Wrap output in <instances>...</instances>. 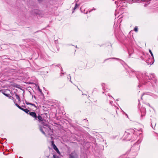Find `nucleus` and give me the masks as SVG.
<instances>
[{
  "mask_svg": "<svg viewBox=\"0 0 158 158\" xmlns=\"http://www.w3.org/2000/svg\"><path fill=\"white\" fill-rule=\"evenodd\" d=\"M130 78L136 77L139 81L138 87L145 85V88L152 91L156 92L158 87L157 80L154 73H149L146 72L141 73L135 71L132 69L128 70Z\"/></svg>",
  "mask_w": 158,
  "mask_h": 158,
  "instance_id": "f257e3e1",
  "label": "nucleus"
},
{
  "mask_svg": "<svg viewBox=\"0 0 158 158\" xmlns=\"http://www.w3.org/2000/svg\"><path fill=\"white\" fill-rule=\"evenodd\" d=\"M135 131L133 129L127 130L125 132L123 136V140L127 141L135 140L136 138Z\"/></svg>",
  "mask_w": 158,
  "mask_h": 158,
  "instance_id": "f03ea898",
  "label": "nucleus"
},
{
  "mask_svg": "<svg viewBox=\"0 0 158 158\" xmlns=\"http://www.w3.org/2000/svg\"><path fill=\"white\" fill-rule=\"evenodd\" d=\"M21 110L24 111L26 114H29L34 118V120H37L39 122H41L43 121L42 117L39 114L37 116L35 112H31L29 110L27 109L26 108L25 109L22 108Z\"/></svg>",
  "mask_w": 158,
  "mask_h": 158,
  "instance_id": "7ed1b4c3",
  "label": "nucleus"
},
{
  "mask_svg": "<svg viewBox=\"0 0 158 158\" xmlns=\"http://www.w3.org/2000/svg\"><path fill=\"white\" fill-rule=\"evenodd\" d=\"M51 127H48V128H46L44 127H40V130L44 135H45L46 134L49 136H51L53 135V131Z\"/></svg>",
  "mask_w": 158,
  "mask_h": 158,
  "instance_id": "20e7f679",
  "label": "nucleus"
},
{
  "mask_svg": "<svg viewBox=\"0 0 158 158\" xmlns=\"http://www.w3.org/2000/svg\"><path fill=\"white\" fill-rule=\"evenodd\" d=\"M68 158H79L78 154L75 151H74L69 154Z\"/></svg>",
  "mask_w": 158,
  "mask_h": 158,
  "instance_id": "39448f33",
  "label": "nucleus"
},
{
  "mask_svg": "<svg viewBox=\"0 0 158 158\" xmlns=\"http://www.w3.org/2000/svg\"><path fill=\"white\" fill-rule=\"evenodd\" d=\"M31 13L32 15H41L42 14V11L38 9H33L31 10Z\"/></svg>",
  "mask_w": 158,
  "mask_h": 158,
  "instance_id": "423d86ee",
  "label": "nucleus"
},
{
  "mask_svg": "<svg viewBox=\"0 0 158 158\" xmlns=\"http://www.w3.org/2000/svg\"><path fill=\"white\" fill-rule=\"evenodd\" d=\"M146 61V63L148 65H152L153 64L154 62V58H149L147 60L145 59L144 60Z\"/></svg>",
  "mask_w": 158,
  "mask_h": 158,
  "instance_id": "0eeeda50",
  "label": "nucleus"
},
{
  "mask_svg": "<svg viewBox=\"0 0 158 158\" xmlns=\"http://www.w3.org/2000/svg\"><path fill=\"white\" fill-rule=\"evenodd\" d=\"M140 112L141 113V118H142L145 115L146 111L145 108L144 107H142L140 109Z\"/></svg>",
  "mask_w": 158,
  "mask_h": 158,
  "instance_id": "6e6552de",
  "label": "nucleus"
},
{
  "mask_svg": "<svg viewBox=\"0 0 158 158\" xmlns=\"http://www.w3.org/2000/svg\"><path fill=\"white\" fill-rule=\"evenodd\" d=\"M149 95L152 96V97H153L155 99H156L158 98V96L157 95L154 94L153 93H152L150 92H146L144 93H143L142 95Z\"/></svg>",
  "mask_w": 158,
  "mask_h": 158,
  "instance_id": "1a4fd4ad",
  "label": "nucleus"
},
{
  "mask_svg": "<svg viewBox=\"0 0 158 158\" xmlns=\"http://www.w3.org/2000/svg\"><path fill=\"white\" fill-rule=\"evenodd\" d=\"M110 59H114L120 61V63L122 65H126V64L124 61H123V60H121L120 59H118V58H115V57L110 58L106 59L104 60V62L107 60Z\"/></svg>",
  "mask_w": 158,
  "mask_h": 158,
  "instance_id": "9d476101",
  "label": "nucleus"
},
{
  "mask_svg": "<svg viewBox=\"0 0 158 158\" xmlns=\"http://www.w3.org/2000/svg\"><path fill=\"white\" fill-rule=\"evenodd\" d=\"M128 53L129 54V57L134 58V56H132V55L134 53V50L132 48H129L127 49Z\"/></svg>",
  "mask_w": 158,
  "mask_h": 158,
  "instance_id": "9b49d317",
  "label": "nucleus"
},
{
  "mask_svg": "<svg viewBox=\"0 0 158 158\" xmlns=\"http://www.w3.org/2000/svg\"><path fill=\"white\" fill-rule=\"evenodd\" d=\"M128 0H118L117 1L115 2V3L116 4L118 5L119 4V6H121V3H125L127 2Z\"/></svg>",
  "mask_w": 158,
  "mask_h": 158,
  "instance_id": "f8f14e48",
  "label": "nucleus"
},
{
  "mask_svg": "<svg viewBox=\"0 0 158 158\" xmlns=\"http://www.w3.org/2000/svg\"><path fill=\"white\" fill-rule=\"evenodd\" d=\"M89 139L92 141V143H93L94 144H96V140L95 138L90 135L89 137Z\"/></svg>",
  "mask_w": 158,
  "mask_h": 158,
  "instance_id": "ddd939ff",
  "label": "nucleus"
},
{
  "mask_svg": "<svg viewBox=\"0 0 158 158\" xmlns=\"http://www.w3.org/2000/svg\"><path fill=\"white\" fill-rule=\"evenodd\" d=\"M16 72L15 70L14 69H10L8 70L9 73L11 75L14 74Z\"/></svg>",
  "mask_w": 158,
  "mask_h": 158,
  "instance_id": "4468645a",
  "label": "nucleus"
},
{
  "mask_svg": "<svg viewBox=\"0 0 158 158\" xmlns=\"http://www.w3.org/2000/svg\"><path fill=\"white\" fill-rule=\"evenodd\" d=\"M24 100L25 101V102L27 105H31V106H34L35 107L37 108V106L35 105L34 104L32 103L27 102V101L25 99H24Z\"/></svg>",
  "mask_w": 158,
  "mask_h": 158,
  "instance_id": "2eb2a0df",
  "label": "nucleus"
},
{
  "mask_svg": "<svg viewBox=\"0 0 158 158\" xmlns=\"http://www.w3.org/2000/svg\"><path fill=\"white\" fill-rule=\"evenodd\" d=\"M38 56H39L40 55V57L43 59L44 60H45L46 58V55L45 54H43V53H41L39 54H38Z\"/></svg>",
  "mask_w": 158,
  "mask_h": 158,
  "instance_id": "dca6fc26",
  "label": "nucleus"
},
{
  "mask_svg": "<svg viewBox=\"0 0 158 158\" xmlns=\"http://www.w3.org/2000/svg\"><path fill=\"white\" fill-rule=\"evenodd\" d=\"M101 85H102V87L103 90V91H106L108 89L107 88H105V83H102Z\"/></svg>",
  "mask_w": 158,
  "mask_h": 158,
  "instance_id": "f3484780",
  "label": "nucleus"
},
{
  "mask_svg": "<svg viewBox=\"0 0 158 158\" xmlns=\"http://www.w3.org/2000/svg\"><path fill=\"white\" fill-rule=\"evenodd\" d=\"M15 96L16 97V99L18 100V102H21V100L19 96L17 94H15Z\"/></svg>",
  "mask_w": 158,
  "mask_h": 158,
  "instance_id": "a211bd4d",
  "label": "nucleus"
},
{
  "mask_svg": "<svg viewBox=\"0 0 158 158\" xmlns=\"http://www.w3.org/2000/svg\"><path fill=\"white\" fill-rule=\"evenodd\" d=\"M79 6V5L77 4V3H76L75 4V6L74 8L73 9V10H75L76 9L78 8Z\"/></svg>",
  "mask_w": 158,
  "mask_h": 158,
  "instance_id": "6ab92c4d",
  "label": "nucleus"
},
{
  "mask_svg": "<svg viewBox=\"0 0 158 158\" xmlns=\"http://www.w3.org/2000/svg\"><path fill=\"white\" fill-rule=\"evenodd\" d=\"M53 149L56 151V152L59 154H60V152L58 149L57 148V147H55V148H53Z\"/></svg>",
  "mask_w": 158,
  "mask_h": 158,
  "instance_id": "aec40b11",
  "label": "nucleus"
},
{
  "mask_svg": "<svg viewBox=\"0 0 158 158\" xmlns=\"http://www.w3.org/2000/svg\"><path fill=\"white\" fill-rule=\"evenodd\" d=\"M80 10H81V12H82V13H84V14H87L88 13V11H86V12H85V10L84 9V10H83V11H82V7H81V8H80Z\"/></svg>",
  "mask_w": 158,
  "mask_h": 158,
  "instance_id": "412c9836",
  "label": "nucleus"
},
{
  "mask_svg": "<svg viewBox=\"0 0 158 158\" xmlns=\"http://www.w3.org/2000/svg\"><path fill=\"white\" fill-rule=\"evenodd\" d=\"M15 105H16L19 109L21 110L22 107L20 106L17 103L15 102Z\"/></svg>",
  "mask_w": 158,
  "mask_h": 158,
  "instance_id": "4be33fe9",
  "label": "nucleus"
},
{
  "mask_svg": "<svg viewBox=\"0 0 158 158\" xmlns=\"http://www.w3.org/2000/svg\"><path fill=\"white\" fill-rule=\"evenodd\" d=\"M149 52H150V53L152 57L153 58H154L153 54L152 51H151V50L150 49H149Z\"/></svg>",
  "mask_w": 158,
  "mask_h": 158,
  "instance_id": "5701e85b",
  "label": "nucleus"
},
{
  "mask_svg": "<svg viewBox=\"0 0 158 158\" xmlns=\"http://www.w3.org/2000/svg\"><path fill=\"white\" fill-rule=\"evenodd\" d=\"M43 124V125L44 126H45L46 127V128H48V127H51V126H49L48 125L47 123H44Z\"/></svg>",
  "mask_w": 158,
  "mask_h": 158,
  "instance_id": "b1692460",
  "label": "nucleus"
},
{
  "mask_svg": "<svg viewBox=\"0 0 158 158\" xmlns=\"http://www.w3.org/2000/svg\"><path fill=\"white\" fill-rule=\"evenodd\" d=\"M134 31L136 32H137L138 31V28L137 26H136L134 28Z\"/></svg>",
  "mask_w": 158,
  "mask_h": 158,
  "instance_id": "393cba45",
  "label": "nucleus"
},
{
  "mask_svg": "<svg viewBox=\"0 0 158 158\" xmlns=\"http://www.w3.org/2000/svg\"><path fill=\"white\" fill-rule=\"evenodd\" d=\"M3 94L4 95L8 97H9L10 95L9 94H6L5 93H3Z\"/></svg>",
  "mask_w": 158,
  "mask_h": 158,
  "instance_id": "a878e982",
  "label": "nucleus"
},
{
  "mask_svg": "<svg viewBox=\"0 0 158 158\" xmlns=\"http://www.w3.org/2000/svg\"><path fill=\"white\" fill-rule=\"evenodd\" d=\"M67 78L68 79H69V81L70 82H71L72 83V81H71V77L70 74H69L68 76L67 77Z\"/></svg>",
  "mask_w": 158,
  "mask_h": 158,
  "instance_id": "bb28decb",
  "label": "nucleus"
},
{
  "mask_svg": "<svg viewBox=\"0 0 158 158\" xmlns=\"http://www.w3.org/2000/svg\"><path fill=\"white\" fill-rule=\"evenodd\" d=\"M63 69H62V68H61V73H60V76H62V75H61V74H64L65 73H63L62 72H63Z\"/></svg>",
  "mask_w": 158,
  "mask_h": 158,
  "instance_id": "cd10ccee",
  "label": "nucleus"
},
{
  "mask_svg": "<svg viewBox=\"0 0 158 158\" xmlns=\"http://www.w3.org/2000/svg\"><path fill=\"white\" fill-rule=\"evenodd\" d=\"M38 90H39V91L40 92V93L41 94H43L42 93V90L40 88L39 86L38 87Z\"/></svg>",
  "mask_w": 158,
  "mask_h": 158,
  "instance_id": "c85d7f7f",
  "label": "nucleus"
},
{
  "mask_svg": "<svg viewBox=\"0 0 158 158\" xmlns=\"http://www.w3.org/2000/svg\"><path fill=\"white\" fill-rule=\"evenodd\" d=\"M96 9L94 8L92 9H91L88 12H89V13H90L93 10H95Z\"/></svg>",
  "mask_w": 158,
  "mask_h": 158,
  "instance_id": "c756f323",
  "label": "nucleus"
},
{
  "mask_svg": "<svg viewBox=\"0 0 158 158\" xmlns=\"http://www.w3.org/2000/svg\"><path fill=\"white\" fill-rule=\"evenodd\" d=\"M108 96L110 97H111V98H112V99H114V98L111 96L109 94H108Z\"/></svg>",
  "mask_w": 158,
  "mask_h": 158,
  "instance_id": "7c9ffc66",
  "label": "nucleus"
},
{
  "mask_svg": "<svg viewBox=\"0 0 158 158\" xmlns=\"http://www.w3.org/2000/svg\"><path fill=\"white\" fill-rule=\"evenodd\" d=\"M53 145L52 146V147H53V148H55V147H56V146L55 145V144H54V143H53Z\"/></svg>",
  "mask_w": 158,
  "mask_h": 158,
  "instance_id": "2f4dec72",
  "label": "nucleus"
},
{
  "mask_svg": "<svg viewBox=\"0 0 158 158\" xmlns=\"http://www.w3.org/2000/svg\"><path fill=\"white\" fill-rule=\"evenodd\" d=\"M53 158H59L58 156H56L55 155L53 156Z\"/></svg>",
  "mask_w": 158,
  "mask_h": 158,
  "instance_id": "473e14b6",
  "label": "nucleus"
},
{
  "mask_svg": "<svg viewBox=\"0 0 158 158\" xmlns=\"http://www.w3.org/2000/svg\"><path fill=\"white\" fill-rule=\"evenodd\" d=\"M38 1L39 3H41L42 1V0H38Z\"/></svg>",
  "mask_w": 158,
  "mask_h": 158,
  "instance_id": "72a5a7b5",
  "label": "nucleus"
},
{
  "mask_svg": "<svg viewBox=\"0 0 158 158\" xmlns=\"http://www.w3.org/2000/svg\"><path fill=\"white\" fill-rule=\"evenodd\" d=\"M32 98H34L35 99H36V97L35 95H32Z\"/></svg>",
  "mask_w": 158,
  "mask_h": 158,
  "instance_id": "f704fd0d",
  "label": "nucleus"
},
{
  "mask_svg": "<svg viewBox=\"0 0 158 158\" xmlns=\"http://www.w3.org/2000/svg\"><path fill=\"white\" fill-rule=\"evenodd\" d=\"M113 103V101H110V103L112 106V103Z\"/></svg>",
  "mask_w": 158,
  "mask_h": 158,
  "instance_id": "c9c22d12",
  "label": "nucleus"
},
{
  "mask_svg": "<svg viewBox=\"0 0 158 158\" xmlns=\"http://www.w3.org/2000/svg\"><path fill=\"white\" fill-rule=\"evenodd\" d=\"M117 135H115V136H113V137H112V138H113V139H115V138L117 137Z\"/></svg>",
  "mask_w": 158,
  "mask_h": 158,
  "instance_id": "e433bc0d",
  "label": "nucleus"
},
{
  "mask_svg": "<svg viewBox=\"0 0 158 158\" xmlns=\"http://www.w3.org/2000/svg\"><path fill=\"white\" fill-rule=\"evenodd\" d=\"M22 108L23 107H24V108H26V106H21Z\"/></svg>",
  "mask_w": 158,
  "mask_h": 158,
  "instance_id": "4c0bfd02",
  "label": "nucleus"
},
{
  "mask_svg": "<svg viewBox=\"0 0 158 158\" xmlns=\"http://www.w3.org/2000/svg\"><path fill=\"white\" fill-rule=\"evenodd\" d=\"M51 143H52V146L53 145V143H54V141H52V142H51Z\"/></svg>",
  "mask_w": 158,
  "mask_h": 158,
  "instance_id": "58836bf2",
  "label": "nucleus"
},
{
  "mask_svg": "<svg viewBox=\"0 0 158 158\" xmlns=\"http://www.w3.org/2000/svg\"><path fill=\"white\" fill-rule=\"evenodd\" d=\"M146 104L147 105H148V106H149L151 107L150 106V104L149 103H147Z\"/></svg>",
  "mask_w": 158,
  "mask_h": 158,
  "instance_id": "ea45409f",
  "label": "nucleus"
},
{
  "mask_svg": "<svg viewBox=\"0 0 158 158\" xmlns=\"http://www.w3.org/2000/svg\"><path fill=\"white\" fill-rule=\"evenodd\" d=\"M79 0H75V2H76V3H77Z\"/></svg>",
  "mask_w": 158,
  "mask_h": 158,
  "instance_id": "a19ab883",
  "label": "nucleus"
},
{
  "mask_svg": "<svg viewBox=\"0 0 158 158\" xmlns=\"http://www.w3.org/2000/svg\"><path fill=\"white\" fill-rule=\"evenodd\" d=\"M82 95H86V96H87V94H82Z\"/></svg>",
  "mask_w": 158,
  "mask_h": 158,
  "instance_id": "79ce46f5",
  "label": "nucleus"
},
{
  "mask_svg": "<svg viewBox=\"0 0 158 158\" xmlns=\"http://www.w3.org/2000/svg\"><path fill=\"white\" fill-rule=\"evenodd\" d=\"M69 45L73 46L72 44H69Z\"/></svg>",
  "mask_w": 158,
  "mask_h": 158,
  "instance_id": "37998d69",
  "label": "nucleus"
},
{
  "mask_svg": "<svg viewBox=\"0 0 158 158\" xmlns=\"http://www.w3.org/2000/svg\"><path fill=\"white\" fill-rule=\"evenodd\" d=\"M14 93H15V94H17V93H16V92H15H15H14Z\"/></svg>",
  "mask_w": 158,
  "mask_h": 158,
  "instance_id": "c03bdc74",
  "label": "nucleus"
},
{
  "mask_svg": "<svg viewBox=\"0 0 158 158\" xmlns=\"http://www.w3.org/2000/svg\"><path fill=\"white\" fill-rule=\"evenodd\" d=\"M116 101H118V99H116Z\"/></svg>",
  "mask_w": 158,
  "mask_h": 158,
  "instance_id": "a18cd8bd",
  "label": "nucleus"
},
{
  "mask_svg": "<svg viewBox=\"0 0 158 158\" xmlns=\"http://www.w3.org/2000/svg\"><path fill=\"white\" fill-rule=\"evenodd\" d=\"M126 114V116H127V117L128 118V115H127V114Z\"/></svg>",
  "mask_w": 158,
  "mask_h": 158,
  "instance_id": "49530a36",
  "label": "nucleus"
},
{
  "mask_svg": "<svg viewBox=\"0 0 158 158\" xmlns=\"http://www.w3.org/2000/svg\"><path fill=\"white\" fill-rule=\"evenodd\" d=\"M134 155V153H132V156H133V155Z\"/></svg>",
  "mask_w": 158,
  "mask_h": 158,
  "instance_id": "de8ad7c7",
  "label": "nucleus"
},
{
  "mask_svg": "<svg viewBox=\"0 0 158 158\" xmlns=\"http://www.w3.org/2000/svg\"><path fill=\"white\" fill-rule=\"evenodd\" d=\"M141 134H142V133H140L139 134V135H141Z\"/></svg>",
  "mask_w": 158,
  "mask_h": 158,
  "instance_id": "09e8293b",
  "label": "nucleus"
},
{
  "mask_svg": "<svg viewBox=\"0 0 158 158\" xmlns=\"http://www.w3.org/2000/svg\"><path fill=\"white\" fill-rule=\"evenodd\" d=\"M75 47L77 48V45Z\"/></svg>",
  "mask_w": 158,
  "mask_h": 158,
  "instance_id": "8fccbe9b",
  "label": "nucleus"
},
{
  "mask_svg": "<svg viewBox=\"0 0 158 158\" xmlns=\"http://www.w3.org/2000/svg\"><path fill=\"white\" fill-rule=\"evenodd\" d=\"M104 91H103V92H102V93L104 94Z\"/></svg>",
  "mask_w": 158,
  "mask_h": 158,
  "instance_id": "3c124183",
  "label": "nucleus"
},
{
  "mask_svg": "<svg viewBox=\"0 0 158 158\" xmlns=\"http://www.w3.org/2000/svg\"><path fill=\"white\" fill-rule=\"evenodd\" d=\"M78 89L79 90H80V89H79L78 88Z\"/></svg>",
  "mask_w": 158,
  "mask_h": 158,
  "instance_id": "603ef678",
  "label": "nucleus"
},
{
  "mask_svg": "<svg viewBox=\"0 0 158 158\" xmlns=\"http://www.w3.org/2000/svg\"><path fill=\"white\" fill-rule=\"evenodd\" d=\"M152 128L153 129H154L153 128V127L152 126Z\"/></svg>",
  "mask_w": 158,
  "mask_h": 158,
  "instance_id": "864d4df0",
  "label": "nucleus"
},
{
  "mask_svg": "<svg viewBox=\"0 0 158 158\" xmlns=\"http://www.w3.org/2000/svg\"><path fill=\"white\" fill-rule=\"evenodd\" d=\"M73 12H74V11H73L72 12V13H73Z\"/></svg>",
  "mask_w": 158,
  "mask_h": 158,
  "instance_id": "5fc2aeb1",
  "label": "nucleus"
},
{
  "mask_svg": "<svg viewBox=\"0 0 158 158\" xmlns=\"http://www.w3.org/2000/svg\"><path fill=\"white\" fill-rule=\"evenodd\" d=\"M157 136H158V134L157 133Z\"/></svg>",
  "mask_w": 158,
  "mask_h": 158,
  "instance_id": "6e6d98bb",
  "label": "nucleus"
},
{
  "mask_svg": "<svg viewBox=\"0 0 158 158\" xmlns=\"http://www.w3.org/2000/svg\"><path fill=\"white\" fill-rule=\"evenodd\" d=\"M147 56H148V55H147Z\"/></svg>",
  "mask_w": 158,
  "mask_h": 158,
  "instance_id": "4d7b16f0",
  "label": "nucleus"
}]
</instances>
